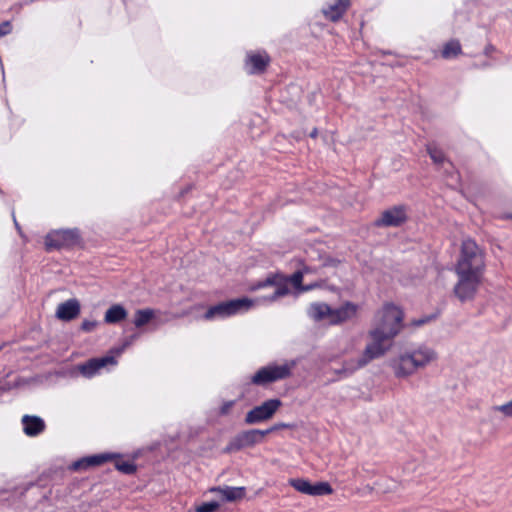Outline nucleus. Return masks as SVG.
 Segmentation results:
<instances>
[{"label":"nucleus","instance_id":"nucleus-1","mask_svg":"<svg viewBox=\"0 0 512 512\" xmlns=\"http://www.w3.org/2000/svg\"><path fill=\"white\" fill-rule=\"evenodd\" d=\"M404 311L394 303H384L377 312V324L369 331L372 342L368 345L382 357L390 348L391 342L404 328Z\"/></svg>","mask_w":512,"mask_h":512},{"label":"nucleus","instance_id":"nucleus-2","mask_svg":"<svg viewBox=\"0 0 512 512\" xmlns=\"http://www.w3.org/2000/svg\"><path fill=\"white\" fill-rule=\"evenodd\" d=\"M437 358L438 354L433 348L421 344L415 348L401 351L392 357L389 360V367L397 379H405L426 368Z\"/></svg>","mask_w":512,"mask_h":512},{"label":"nucleus","instance_id":"nucleus-3","mask_svg":"<svg viewBox=\"0 0 512 512\" xmlns=\"http://www.w3.org/2000/svg\"><path fill=\"white\" fill-rule=\"evenodd\" d=\"M357 311L358 306L350 301H346L338 308H332L323 302H314L309 305L307 314L314 321L327 319L330 325H339L354 318Z\"/></svg>","mask_w":512,"mask_h":512},{"label":"nucleus","instance_id":"nucleus-4","mask_svg":"<svg viewBox=\"0 0 512 512\" xmlns=\"http://www.w3.org/2000/svg\"><path fill=\"white\" fill-rule=\"evenodd\" d=\"M485 271L484 253L477 243L467 238L462 241L460 257L455 266V273L482 275Z\"/></svg>","mask_w":512,"mask_h":512},{"label":"nucleus","instance_id":"nucleus-5","mask_svg":"<svg viewBox=\"0 0 512 512\" xmlns=\"http://www.w3.org/2000/svg\"><path fill=\"white\" fill-rule=\"evenodd\" d=\"M253 301L247 297L231 299L210 306L203 315L207 321L223 320L251 309Z\"/></svg>","mask_w":512,"mask_h":512},{"label":"nucleus","instance_id":"nucleus-6","mask_svg":"<svg viewBox=\"0 0 512 512\" xmlns=\"http://www.w3.org/2000/svg\"><path fill=\"white\" fill-rule=\"evenodd\" d=\"M304 275L301 273V271L298 269L295 271L291 276L289 277H283L281 275H273L270 277H267L265 281L261 282L258 287H265V286H276L275 291L269 295L266 299L269 301H275L280 297H284L290 293V289L288 287V282H290L295 289L299 291H309L314 285H307L303 286Z\"/></svg>","mask_w":512,"mask_h":512},{"label":"nucleus","instance_id":"nucleus-7","mask_svg":"<svg viewBox=\"0 0 512 512\" xmlns=\"http://www.w3.org/2000/svg\"><path fill=\"white\" fill-rule=\"evenodd\" d=\"M82 241L81 233L78 228H66L51 230L44 239L45 249L50 252L53 250H71L80 246Z\"/></svg>","mask_w":512,"mask_h":512},{"label":"nucleus","instance_id":"nucleus-8","mask_svg":"<svg viewBox=\"0 0 512 512\" xmlns=\"http://www.w3.org/2000/svg\"><path fill=\"white\" fill-rule=\"evenodd\" d=\"M294 366L295 361L285 362L283 364L270 363L255 372L251 377V383L257 386H266L284 380L291 375Z\"/></svg>","mask_w":512,"mask_h":512},{"label":"nucleus","instance_id":"nucleus-9","mask_svg":"<svg viewBox=\"0 0 512 512\" xmlns=\"http://www.w3.org/2000/svg\"><path fill=\"white\" fill-rule=\"evenodd\" d=\"M376 349L366 345L362 355L359 358L347 359L343 362L341 368H333L331 371L338 376L339 379H344L351 376L357 370L365 367L374 359H378L381 356L378 354Z\"/></svg>","mask_w":512,"mask_h":512},{"label":"nucleus","instance_id":"nucleus-10","mask_svg":"<svg viewBox=\"0 0 512 512\" xmlns=\"http://www.w3.org/2000/svg\"><path fill=\"white\" fill-rule=\"evenodd\" d=\"M456 275L458 281L453 289L455 296L461 302L474 299L483 276L469 273H456Z\"/></svg>","mask_w":512,"mask_h":512},{"label":"nucleus","instance_id":"nucleus-11","mask_svg":"<svg viewBox=\"0 0 512 512\" xmlns=\"http://www.w3.org/2000/svg\"><path fill=\"white\" fill-rule=\"evenodd\" d=\"M271 57L264 49H250L245 53L243 69L248 75H261L270 65Z\"/></svg>","mask_w":512,"mask_h":512},{"label":"nucleus","instance_id":"nucleus-12","mask_svg":"<svg viewBox=\"0 0 512 512\" xmlns=\"http://www.w3.org/2000/svg\"><path fill=\"white\" fill-rule=\"evenodd\" d=\"M265 434L260 429H250L236 434L225 447V452H237L245 448L253 447L264 441Z\"/></svg>","mask_w":512,"mask_h":512},{"label":"nucleus","instance_id":"nucleus-13","mask_svg":"<svg viewBox=\"0 0 512 512\" xmlns=\"http://www.w3.org/2000/svg\"><path fill=\"white\" fill-rule=\"evenodd\" d=\"M281 406L282 401L279 398L268 399L247 412L245 416V423L248 425H254L267 421L273 417Z\"/></svg>","mask_w":512,"mask_h":512},{"label":"nucleus","instance_id":"nucleus-14","mask_svg":"<svg viewBox=\"0 0 512 512\" xmlns=\"http://www.w3.org/2000/svg\"><path fill=\"white\" fill-rule=\"evenodd\" d=\"M117 365V359L112 355L95 357L84 363L78 364L75 369L85 378L90 379L100 373L101 369L114 367Z\"/></svg>","mask_w":512,"mask_h":512},{"label":"nucleus","instance_id":"nucleus-15","mask_svg":"<svg viewBox=\"0 0 512 512\" xmlns=\"http://www.w3.org/2000/svg\"><path fill=\"white\" fill-rule=\"evenodd\" d=\"M407 206L395 205L384 210L381 216L374 221L376 227H400L407 219Z\"/></svg>","mask_w":512,"mask_h":512},{"label":"nucleus","instance_id":"nucleus-16","mask_svg":"<svg viewBox=\"0 0 512 512\" xmlns=\"http://www.w3.org/2000/svg\"><path fill=\"white\" fill-rule=\"evenodd\" d=\"M289 485L298 492L310 496L330 495L333 492V489L328 482H317L312 484L309 480L304 478H292L289 480Z\"/></svg>","mask_w":512,"mask_h":512},{"label":"nucleus","instance_id":"nucleus-17","mask_svg":"<svg viewBox=\"0 0 512 512\" xmlns=\"http://www.w3.org/2000/svg\"><path fill=\"white\" fill-rule=\"evenodd\" d=\"M117 456V453H100L83 457L74 461L70 468L73 471L86 470L89 467L99 466L105 462L112 461Z\"/></svg>","mask_w":512,"mask_h":512},{"label":"nucleus","instance_id":"nucleus-18","mask_svg":"<svg viewBox=\"0 0 512 512\" xmlns=\"http://www.w3.org/2000/svg\"><path fill=\"white\" fill-rule=\"evenodd\" d=\"M23 432L29 437H36L44 432L45 421L36 415H24L21 419Z\"/></svg>","mask_w":512,"mask_h":512},{"label":"nucleus","instance_id":"nucleus-19","mask_svg":"<svg viewBox=\"0 0 512 512\" xmlns=\"http://www.w3.org/2000/svg\"><path fill=\"white\" fill-rule=\"evenodd\" d=\"M80 303L76 298L69 299L58 305L56 317L63 321H71L80 314Z\"/></svg>","mask_w":512,"mask_h":512},{"label":"nucleus","instance_id":"nucleus-20","mask_svg":"<svg viewBox=\"0 0 512 512\" xmlns=\"http://www.w3.org/2000/svg\"><path fill=\"white\" fill-rule=\"evenodd\" d=\"M211 493H217L221 496L222 500L225 502H233L237 500H241L245 497L246 488L245 487H234V486H215L209 489Z\"/></svg>","mask_w":512,"mask_h":512},{"label":"nucleus","instance_id":"nucleus-21","mask_svg":"<svg viewBox=\"0 0 512 512\" xmlns=\"http://www.w3.org/2000/svg\"><path fill=\"white\" fill-rule=\"evenodd\" d=\"M350 6V0H335L333 4L323 8L322 13L327 20L338 21Z\"/></svg>","mask_w":512,"mask_h":512},{"label":"nucleus","instance_id":"nucleus-22","mask_svg":"<svg viewBox=\"0 0 512 512\" xmlns=\"http://www.w3.org/2000/svg\"><path fill=\"white\" fill-rule=\"evenodd\" d=\"M126 317L127 310L121 304H114L106 311L104 321L108 324H116Z\"/></svg>","mask_w":512,"mask_h":512},{"label":"nucleus","instance_id":"nucleus-23","mask_svg":"<svg viewBox=\"0 0 512 512\" xmlns=\"http://www.w3.org/2000/svg\"><path fill=\"white\" fill-rule=\"evenodd\" d=\"M112 461H114V467L122 474L133 475L137 471V466L133 461L123 459L118 453Z\"/></svg>","mask_w":512,"mask_h":512},{"label":"nucleus","instance_id":"nucleus-24","mask_svg":"<svg viewBox=\"0 0 512 512\" xmlns=\"http://www.w3.org/2000/svg\"><path fill=\"white\" fill-rule=\"evenodd\" d=\"M154 316L155 312L151 308L138 309L135 312L133 323L136 328H141L149 323Z\"/></svg>","mask_w":512,"mask_h":512},{"label":"nucleus","instance_id":"nucleus-25","mask_svg":"<svg viewBox=\"0 0 512 512\" xmlns=\"http://www.w3.org/2000/svg\"><path fill=\"white\" fill-rule=\"evenodd\" d=\"M462 48L458 40H450L447 42L441 51V56L444 59H452L461 54Z\"/></svg>","mask_w":512,"mask_h":512},{"label":"nucleus","instance_id":"nucleus-26","mask_svg":"<svg viewBox=\"0 0 512 512\" xmlns=\"http://www.w3.org/2000/svg\"><path fill=\"white\" fill-rule=\"evenodd\" d=\"M427 151H428L430 158L433 160L434 163H436V164L444 163L445 156H444V153L440 149H438L434 146H428Z\"/></svg>","mask_w":512,"mask_h":512},{"label":"nucleus","instance_id":"nucleus-27","mask_svg":"<svg viewBox=\"0 0 512 512\" xmlns=\"http://www.w3.org/2000/svg\"><path fill=\"white\" fill-rule=\"evenodd\" d=\"M220 507L217 501L203 502L196 506L195 512H215Z\"/></svg>","mask_w":512,"mask_h":512},{"label":"nucleus","instance_id":"nucleus-28","mask_svg":"<svg viewBox=\"0 0 512 512\" xmlns=\"http://www.w3.org/2000/svg\"><path fill=\"white\" fill-rule=\"evenodd\" d=\"M436 317H437V314L425 315L418 319L412 320L409 323V325L414 328L421 327V326L431 322L432 320L436 319Z\"/></svg>","mask_w":512,"mask_h":512},{"label":"nucleus","instance_id":"nucleus-29","mask_svg":"<svg viewBox=\"0 0 512 512\" xmlns=\"http://www.w3.org/2000/svg\"><path fill=\"white\" fill-rule=\"evenodd\" d=\"M293 427H294L293 424L279 422V423H276V424L272 425L271 427H269L267 429H264L263 431H264L265 436H267L268 434H270L272 432H275V431H278L280 429H291Z\"/></svg>","mask_w":512,"mask_h":512},{"label":"nucleus","instance_id":"nucleus-30","mask_svg":"<svg viewBox=\"0 0 512 512\" xmlns=\"http://www.w3.org/2000/svg\"><path fill=\"white\" fill-rule=\"evenodd\" d=\"M493 410L502 412L507 417H512V400L499 406H494Z\"/></svg>","mask_w":512,"mask_h":512},{"label":"nucleus","instance_id":"nucleus-31","mask_svg":"<svg viewBox=\"0 0 512 512\" xmlns=\"http://www.w3.org/2000/svg\"><path fill=\"white\" fill-rule=\"evenodd\" d=\"M97 325V322L96 321H93V320H88V319H85L82 324H81V329L84 331V332H91L94 330V328L96 327Z\"/></svg>","mask_w":512,"mask_h":512},{"label":"nucleus","instance_id":"nucleus-32","mask_svg":"<svg viewBox=\"0 0 512 512\" xmlns=\"http://www.w3.org/2000/svg\"><path fill=\"white\" fill-rule=\"evenodd\" d=\"M234 404L235 401L233 400L224 402L220 407V414L227 415L230 412L231 408L234 406Z\"/></svg>","mask_w":512,"mask_h":512},{"label":"nucleus","instance_id":"nucleus-33","mask_svg":"<svg viewBox=\"0 0 512 512\" xmlns=\"http://www.w3.org/2000/svg\"><path fill=\"white\" fill-rule=\"evenodd\" d=\"M340 264V260L333 257H327L323 261L325 267H337Z\"/></svg>","mask_w":512,"mask_h":512},{"label":"nucleus","instance_id":"nucleus-34","mask_svg":"<svg viewBox=\"0 0 512 512\" xmlns=\"http://www.w3.org/2000/svg\"><path fill=\"white\" fill-rule=\"evenodd\" d=\"M299 270L301 271V273H302L303 275H306V274H312V273H314V272H315V269H314L313 267L308 266V265L303 264V263H302L301 268H299Z\"/></svg>","mask_w":512,"mask_h":512},{"label":"nucleus","instance_id":"nucleus-35","mask_svg":"<svg viewBox=\"0 0 512 512\" xmlns=\"http://www.w3.org/2000/svg\"><path fill=\"white\" fill-rule=\"evenodd\" d=\"M11 29V23L9 21H4L0 24V32H9Z\"/></svg>","mask_w":512,"mask_h":512},{"label":"nucleus","instance_id":"nucleus-36","mask_svg":"<svg viewBox=\"0 0 512 512\" xmlns=\"http://www.w3.org/2000/svg\"><path fill=\"white\" fill-rule=\"evenodd\" d=\"M317 135H318V130H317V128H314V129L310 132V134H309V136H310L311 138H316V137H317Z\"/></svg>","mask_w":512,"mask_h":512},{"label":"nucleus","instance_id":"nucleus-37","mask_svg":"<svg viewBox=\"0 0 512 512\" xmlns=\"http://www.w3.org/2000/svg\"><path fill=\"white\" fill-rule=\"evenodd\" d=\"M492 49H493V47H492V46H488V47H486V49H485V54H486V55H489V51H491Z\"/></svg>","mask_w":512,"mask_h":512},{"label":"nucleus","instance_id":"nucleus-38","mask_svg":"<svg viewBox=\"0 0 512 512\" xmlns=\"http://www.w3.org/2000/svg\"><path fill=\"white\" fill-rule=\"evenodd\" d=\"M126 346H127V344H124V346L122 348L117 349V353L120 354Z\"/></svg>","mask_w":512,"mask_h":512},{"label":"nucleus","instance_id":"nucleus-39","mask_svg":"<svg viewBox=\"0 0 512 512\" xmlns=\"http://www.w3.org/2000/svg\"><path fill=\"white\" fill-rule=\"evenodd\" d=\"M13 218H15V216H14V215H13ZM14 223H15L16 228L19 230V229H20V227H19L18 222L16 221V219H14Z\"/></svg>","mask_w":512,"mask_h":512},{"label":"nucleus","instance_id":"nucleus-40","mask_svg":"<svg viewBox=\"0 0 512 512\" xmlns=\"http://www.w3.org/2000/svg\"><path fill=\"white\" fill-rule=\"evenodd\" d=\"M0 194H1V195L3 194V191H2V189H1V188H0Z\"/></svg>","mask_w":512,"mask_h":512},{"label":"nucleus","instance_id":"nucleus-41","mask_svg":"<svg viewBox=\"0 0 512 512\" xmlns=\"http://www.w3.org/2000/svg\"><path fill=\"white\" fill-rule=\"evenodd\" d=\"M5 35H6V34H0V37H3V36H5Z\"/></svg>","mask_w":512,"mask_h":512},{"label":"nucleus","instance_id":"nucleus-42","mask_svg":"<svg viewBox=\"0 0 512 512\" xmlns=\"http://www.w3.org/2000/svg\"><path fill=\"white\" fill-rule=\"evenodd\" d=\"M509 218H511V219H512V214L509 216Z\"/></svg>","mask_w":512,"mask_h":512}]
</instances>
